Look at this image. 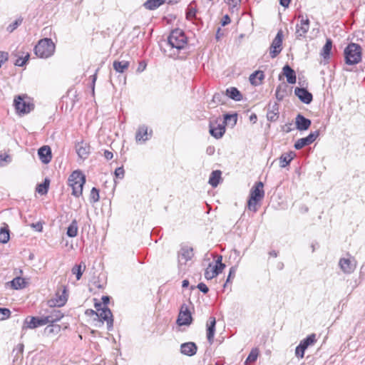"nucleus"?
I'll use <instances>...</instances> for the list:
<instances>
[{
	"mask_svg": "<svg viewBox=\"0 0 365 365\" xmlns=\"http://www.w3.org/2000/svg\"><path fill=\"white\" fill-rule=\"evenodd\" d=\"M168 43L173 51V55H175V51L178 53L187 46V38L182 30L176 29L173 30L168 36Z\"/></svg>",
	"mask_w": 365,
	"mask_h": 365,
	"instance_id": "obj_1",
	"label": "nucleus"
},
{
	"mask_svg": "<svg viewBox=\"0 0 365 365\" xmlns=\"http://www.w3.org/2000/svg\"><path fill=\"white\" fill-rule=\"evenodd\" d=\"M68 185L72 188V195L76 197L83 193V187L86 182V176L80 170L73 171L68 177Z\"/></svg>",
	"mask_w": 365,
	"mask_h": 365,
	"instance_id": "obj_2",
	"label": "nucleus"
},
{
	"mask_svg": "<svg viewBox=\"0 0 365 365\" xmlns=\"http://www.w3.org/2000/svg\"><path fill=\"white\" fill-rule=\"evenodd\" d=\"M345 63L347 65H356L361 61V47L355 43L347 45L344 51Z\"/></svg>",
	"mask_w": 365,
	"mask_h": 365,
	"instance_id": "obj_3",
	"label": "nucleus"
},
{
	"mask_svg": "<svg viewBox=\"0 0 365 365\" xmlns=\"http://www.w3.org/2000/svg\"><path fill=\"white\" fill-rule=\"evenodd\" d=\"M263 186V183L261 181H259L255 183L250 190L247 207L250 210L253 211L254 212H257V205L264 196Z\"/></svg>",
	"mask_w": 365,
	"mask_h": 365,
	"instance_id": "obj_4",
	"label": "nucleus"
},
{
	"mask_svg": "<svg viewBox=\"0 0 365 365\" xmlns=\"http://www.w3.org/2000/svg\"><path fill=\"white\" fill-rule=\"evenodd\" d=\"M55 47V44L51 38H45L38 41L34 48V51L37 56L47 58L54 53Z\"/></svg>",
	"mask_w": 365,
	"mask_h": 365,
	"instance_id": "obj_5",
	"label": "nucleus"
},
{
	"mask_svg": "<svg viewBox=\"0 0 365 365\" xmlns=\"http://www.w3.org/2000/svg\"><path fill=\"white\" fill-rule=\"evenodd\" d=\"M101 304L96 303L95 304V307L96 308L98 312H96L93 310H91V312L93 314H96L101 321H106L107 322L108 330L110 331L113 327V314L110 309H108L107 307H104L103 308H101Z\"/></svg>",
	"mask_w": 365,
	"mask_h": 365,
	"instance_id": "obj_6",
	"label": "nucleus"
},
{
	"mask_svg": "<svg viewBox=\"0 0 365 365\" xmlns=\"http://www.w3.org/2000/svg\"><path fill=\"white\" fill-rule=\"evenodd\" d=\"M26 96H17L14 101V106L18 114L24 115L30 113L34 109L33 103L25 100Z\"/></svg>",
	"mask_w": 365,
	"mask_h": 365,
	"instance_id": "obj_7",
	"label": "nucleus"
},
{
	"mask_svg": "<svg viewBox=\"0 0 365 365\" xmlns=\"http://www.w3.org/2000/svg\"><path fill=\"white\" fill-rule=\"evenodd\" d=\"M48 324V319L44 317H27L23 324L22 329H34Z\"/></svg>",
	"mask_w": 365,
	"mask_h": 365,
	"instance_id": "obj_8",
	"label": "nucleus"
},
{
	"mask_svg": "<svg viewBox=\"0 0 365 365\" xmlns=\"http://www.w3.org/2000/svg\"><path fill=\"white\" fill-rule=\"evenodd\" d=\"M299 23L296 25L295 35L297 38L305 37L309 29V20L307 16L299 15L298 16Z\"/></svg>",
	"mask_w": 365,
	"mask_h": 365,
	"instance_id": "obj_9",
	"label": "nucleus"
},
{
	"mask_svg": "<svg viewBox=\"0 0 365 365\" xmlns=\"http://www.w3.org/2000/svg\"><path fill=\"white\" fill-rule=\"evenodd\" d=\"M339 265L341 269L346 274L352 273L356 267L355 259L349 255L340 259Z\"/></svg>",
	"mask_w": 365,
	"mask_h": 365,
	"instance_id": "obj_10",
	"label": "nucleus"
},
{
	"mask_svg": "<svg viewBox=\"0 0 365 365\" xmlns=\"http://www.w3.org/2000/svg\"><path fill=\"white\" fill-rule=\"evenodd\" d=\"M283 34L280 30L277 32L275 38L273 39L269 48V54L271 58H275L282 49Z\"/></svg>",
	"mask_w": 365,
	"mask_h": 365,
	"instance_id": "obj_11",
	"label": "nucleus"
},
{
	"mask_svg": "<svg viewBox=\"0 0 365 365\" xmlns=\"http://www.w3.org/2000/svg\"><path fill=\"white\" fill-rule=\"evenodd\" d=\"M319 130L311 133L305 138L298 139L294 143V148L296 150H300L302 148L312 144L319 136Z\"/></svg>",
	"mask_w": 365,
	"mask_h": 365,
	"instance_id": "obj_12",
	"label": "nucleus"
},
{
	"mask_svg": "<svg viewBox=\"0 0 365 365\" xmlns=\"http://www.w3.org/2000/svg\"><path fill=\"white\" fill-rule=\"evenodd\" d=\"M192 322V316L188 308L183 304L181 307L180 313L178 314V317L177 319V323L179 326H187L190 325Z\"/></svg>",
	"mask_w": 365,
	"mask_h": 365,
	"instance_id": "obj_13",
	"label": "nucleus"
},
{
	"mask_svg": "<svg viewBox=\"0 0 365 365\" xmlns=\"http://www.w3.org/2000/svg\"><path fill=\"white\" fill-rule=\"evenodd\" d=\"M153 131L150 130L148 133V126L145 125H140L135 133V140L137 143H145L152 136Z\"/></svg>",
	"mask_w": 365,
	"mask_h": 365,
	"instance_id": "obj_14",
	"label": "nucleus"
},
{
	"mask_svg": "<svg viewBox=\"0 0 365 365\" xmlns=\"http://www.w3.org/2000/svg\"><path fill=\"white\" fill-rule=\"evenodd\" d=\"M209 128L210 134L216 139L221 138L225 133V126L223 124L210 122Z\"/></svg>",
	"mask_w": 365,
	"mask_h": 365,
	"instance_id": "obj_15",
	"label": "nucleus"
},
{
	"mask_svg": "<svg viewBox=\"0 0 365 365\" xmlns=\"http://www.w3.org/2000/svg\"><path fill=\"white\" fill-rule=\"evenodd\" d=\"M294 94L305 104H309L313 100L312 94L305 88H295Z\"/></svg>",
	"mask_w": 365,
	"mask_h": 365,
	"instance_id": "obj_16",
	"label": "nucleus"
},
{
	"mask_svg": "<svg viewBox=\"0 0 365 365\" xmlns=\"http://www.w3.org/2000/svg\"><path fill=\"white\" fill-rule=\"evenodd\" d=\"M180 353L183 355L192 356L197 353V346L194 342H185L180 345Z\"/></svg>",
	"mask_w": 365,
	"mask_h": 365,
	"instance_id": "obj_17",
	"label": "nucleus"
},
{
	"mask_svg": "<svg viewBox=\"0 0 365 365\" xmlns=\"http://www.w3.org/2000/svg\"><path fill=\"white\" fill-rule=\"evenodd\" d=\"M213 259H215V263H210L207 267L211 268L213 273L216 274L217 276L225 269V264L222 262V255H213Z\"/></svg>",
	"mask_w": 365,
	"mask_h": 365,
	"instance_id": "obj_18",
	"label": "nucleus"
},
{
	"mask_svg": "<svg viewBox=\"0 0 365 365\" xmlns=\"http://www.w3.org/2000/svg\"><path fill=\"white\" fill-rule=\"evenodd\" d=\"M296 128L299 130H307L310 127L312 122L302 114H298L295 118Z\"/></svg>",
	"mask_w": 365,
	"mask_h": 365,
	"instance_id": "obj_19",
	"label": "nucleus"
},
{
	"mask_svg": "<svg viewBox=\"0 0 365 365\" xmlns=\"http://www.w3.org/2000/svg\"><path fill=\"white\" fill-rule=\"evenodd\" d=\"M38 155L41 161L47 164L51 160V150L49 146L43 145L38 150Z\"/></svg>",
	"mask_w": 365,
	"mask_h": 365,
	"instance_id": "obj_20",
	"label": "nucleus"
},
{
	"mask_svg": "<svg viewBox=\"0 0 365 365\" xmlns=\"http://www.w3.org/2000/svg\"><path fill=\"white\" fill-rule=\"evenodd\" d=\"M279 104L276 102L269 104L268 111L267 113V119L270 122L276 121L279 118Z\"/></svg>",
	"mask_w": 365,
	"mask_h": 365,
	"instance_id": "obj_21",
	"label": "nucleus"
},
{
	"mask_svg": "<svg viewBox=\"0 0 365 365\" xmlns=\"http://www.w3.org/2000/svg\"><path fill=\"white\" fill-rule=\"evenodd\" d=\"M216 319L210 317L207 322V339L210 344H212L215 333Z\"/></svg>",
	"mask_w": 365,
	"mask_h": 365,
	"instance_id": "obj_22",
	"label": "nucleus"
},
{
	"mask_svg": "<svg viewBox=\"0 0 365 365\" xmlns=\"http://www.w3.org/2000/svg\"><path fill=\"white\" fill-rule=\"evenodd\" d=\"M76 148L79 158L82 159H86L88 158L90 153V145L88 143L83 141L78 143Z\"/></svg>",
	"mask_w": 365,
	"mask_h": 365,
	"instance_id": "obj_23",
	"label": "nucleus"
},
{
	"mask_svg": "<svg viewBox=\"0 0 365 365\" xmlns=\"http://www.w3.org/2000/svg\"><path fill=\"white\" fill-rule=\"evenodd\" d=\"M282 71L289 83L293 84L296 83L295 71L289 65H285L282 68Z\"/></svg>",
	"mask_w": 365,
	"mask_h": 365,
	"instance_id": "obj_24",
	"label": "nucleus"
},
{
	"mask_svg": "<svg viewBox=\"0 0 365 365\" xmlns=\"http://www.w3.org/2000/svg\"><path fill=\"white\" fill-rule=\"evenodd\" d=\"M44 329V334L48 336H52L57 335L61 329V327L59 324L50 323Z\"/></svg>",
	"mask_w": 365,
	"mask_h": 365,
	"instance_id": "obj_25",
	"label": "nucleus"
},
{
	"mask_svg": "<svg viewBox=\"0 0 365 365\" xmlns=\"http://www.w3.org/2000/svg\"><path fill=\"white\" fill-rule=\"evenodd\" d=\"M222 172L219 170H214L211 173L210 178H209V184L213 187H216L219 183L220 181L222 179Z\"/></svg>",
	"mask_w": 365,
	"mask_h": 365,
	"instance_id": "obj_26",
	"label": "nucleus"
},
{
	"mask_svg": "<svg viewBox=\"0 0 365 365\" xmlns=\"http://www.w3.org/2000/svg\"><path fill=\"white\" fill-rule=\"evenodd\" d=\"M295 155L296 154L292 151L282 154L279 158L280 167L285 168L289 165L290 162L293 160Z\"/></svg>",
	"mask_w": 365,
	"mask_h": 365,
	"instance_id": "obj_27",
	"label": "nucleus"
},
{
	"mask_svg": "<svg viewBox=\"0 0 365 365\" xmlns=\"http://www.w3.org/2000/svg\"><path fill=\"white\" fill-rule=\"evenodd\" d=\"M264 73L261 71H256L250 76V83L254 86H258L261 83V81L264 79Z\"/></svg>",
	"mask_w": 365,
	"mask_h": 365,
	"instance_id": "obj_28",
	"label": "nucleus"
},
{
	"mask_svg": "<svg viewBox=\"0 0 365 365\" xmlns=\"http://www.w3.org/2000/svg\"><path fill=\"white\" fill-rule=\"evenodd\" d=\"M226 95L231 99L235 101H240L242 98V95L240 91L235 87H230L227 88Z\"/></svg>",
	"mask_w": 365,
	"mask_h": 365,
	"instance_id": "obj_29",
	"label": "nucleus"
},
{
	"mask_svg": "<svg viewBox=\"0 0 365 365\" xmlns=\"http://www.w3.org/2000/svg\"><path fill=\"white\" fill-rule=\"evenodd\" d=\"M44 317L48 319V324H55V322L61 319L63 314L58 309H53L48 315Z\"/></svg>",
	"mask_w": 365,
	"mask_h": 365,
	"instance_id": "obj_30",
	"label": "nucleus"
},
{
	"mask_svg": "<svg viewBox=\"0 0 365 365\" xmlns=\"http://www.w3.org/2000/svg\"><path fill=\"white\" fill-rule=\"evenodd\" d=\"M130 63L127 61H115L113 63V69L120 73H123L126 71L129 67Z\"/></svg>",
	"mask_w": 365,
	"mask_h": 365,
	"instance_id": "obj_31",
	"label": "nucleus"
},
{
	"mask_svg": "<svg viewBox=\"0 0 365 365\" xmlns=\"http://www.w3.org/2000/svg\"><path fill=\"white\" fill-rule=\"evenodd\" d=\"M7 284L9 285L14 289H19L25 287L26 282L24 278L16 277L14 278L11 281L9 282Z\"/></svg>",
	"mask_w": 365,
	"mask_h": 365,
	"instance_id": "obj_32",
	"label": "nucleus"
},
{
	"mask_svg": "<svg viewBox=\"0 0 365 365\" xmlns=\"http://www.w3.org/2000/svg\"><path fill=\"white\" fill-rule=\"evenodd\" d=\"M50 180L48 178H45L42 183L37 185L36 191L41 195L47 194L49 187Z\"/></svg>",
	"mask_w": 365,
	"mask_h": 365,
	"instance_id": "obj_33",
	"label": "nucleus"
},
{
	"mask_svg": "<svg viewBox=\"0 0 365 365\" xmlns=\"http://www.w3.org/2000/svg\"><path fill=\"white\" fill-rule=\"evenodd\" d=\"M331 48L332 41L330 38H327L321 52V55L322 56H323L324 59H327L329 58Z\"/></svg>",
	"mask_w": 365,
	"mask_h": 365,
	"instance_id": "obj_34",
	"label": "nucleus"
},
{
	"mask_svg": "<svg viewBox=\"0 0 365 365\" xmlns=\"http://www.w3.org/2000/svg\"><path fill=\"white\" fill-rule=\"evenodd\" d=\"M65 294H66V291L63 290L61 295H60L59 297H58L55 299L51 300L49 302L50 306L51 307H52V306H54V307H61V306L64 305V304L67 301V298H66Z\"/></svg>",
	"mask_w": 365,
	"mask_h": 365,
	"instance_id": "obj_35",
	"label": "nucleus"
},
{
	"mask_svg": "<svg viewBox=\"0 0 365 365\" xmlns=\"http://www.w3.org/2000/svg\"><path fill=\"white\" fill-rule=\"evenodd\" d=\"M78 233V222L76 220H72L71 224L67 228L66 234L70 237H74Z\"/></svg>",
	"mask_w": 365,
	"mask_h": 365,
	"instance_id": "obj_36",
	"label": "nucleus"
},
{
	"mask_svg": "<svg viewBox=\"0 0 365 365\" xmlns=\"http://www.w3.org/2000/svg\"><path fill=\"white\" fill-rule=\"evenodd\" d=\"M86 269V264L81 262L78 265H75L72 268V273L76 275L77 280H79L82 276L83 272Z\"/></svg>",
	"mask_w": 365,
	"mask_h": 365,
	"instance_id": "obj_37",
	"label": "nucleus"
},
{
	"mask_svg": "<svg viewBox=\"0 0 365 365\" xmlns=\"http://www.w3.org/2000/svg\"><path fill=\"white\" fill-rule=\"evenodd\" d=\"M165 0H147L144 4L146 9L153 10L162 5Z\"/></svg>",
	"mask_w": 365,
	"mask_h": 365,
	"instance_id": "obj_38",
	"label": "nucleus"
},
{
	"mask_svg": "<svg viewBox=\"0 0 365 365\" xmlns=\"http://www.w3.org/2000/svg\"><path fill=\"white\" fill-rule=\"evenodd\" d=\"M237 120V113H234V114L226 113L225 115H224V121H223L222 124L223 125L230 124L232 126H234L236 125Z\"/></svg>",
	"mask_w": 365,
	"mask_h": 365,
	"instance_id": "obj_39",
	"label": "nucleus"
},
{
	"mask_svg": "<svg viewBox=\"0 0 365 365\" xmlns=\"http://www.w3.org/2000/svg\"><path fill=\"white\" fill-rule=\"evenodd\" d=\"M259 351L257 349H252L245 360V365L254 363L257 359Z\"/></svg>",
	"mask_w": 365,
	"mask_h": 365,
	"instance_id": "obj_40",
	"label": "nucleus"
},
{
	"mask_svg": "<svg viewBox=\"0 0 365 365\" xmlns=\"http://www.w3.org/2000/svg\"><path fill=\"white\" fill-rule=\"evenodd\" d=\"M316 341V335L314 334H310L307 336L305 339L300 341V344H302L306 349L310 346L314 344Z\"/></svg>",
	"mask_w": 365,
	"mask_h": 365,
	"instance_id": "obj_41",
	"label": "nucleus"
},
{
	"mask_svg": "<svg viewBox=\"0 0 365 365\" xmlns=\"http://www.w3.org/2000/svg\"><path fill=\"white\" fill-rule=\"evenodd\" d=\"M10 238L9 230L7 227H4L0 229V242L6 243Z\"/></svg>",
	"mask_w": 365,
	"mask_h": 365,
	"instance_id": "obj_42",
	"label": "nucleus"
},
{
	"mask_svg": "<svg viewBox=\"0 0 365 365\" xmlns=\"http://www.w3.org/2000/svg\"><path fill=\"white\" fill-rule=\"evenodd\" d=\"M192 252H181L178 255V261L180 264H185L192 256Z\"/></svg>",
	"mask_w": 365,
	"mask_h": 365,
	"instance_id": "obj_43",
	"label": "nucleus"
},
{
	"mask_svg": "<svg viewBox=\"0 0 365 365\" xmlns=\"http://www.w3.org/2000/svg\"><path fill=\"white\" fill-rule=\"evenodd\" d=\"M22 21H23V19L21 18H19V19H16L13 23L10 24L7 26L6 30L9 33L13 32L22 23Z\"/></svg>",
	"mask_w": 365,
	"mask_h": 365,
	"instance_id": "obj_44",
	"label": "nucleus"
},
{
	"mask_svg": "<svg viewBox=\"0 0 365 365\" xmlns=\"http://www.w3.org/2000/svg\"><path fill=\"white\" fill-rule=\"evenodd\" d=\"M99 190L96 187H93L90 193L91 202H97L99 200Z\"/></svg>",
	"mask_w": 365,
	"mask_h": 365,
	"instance_id": "obj_45",
	"label": "nucleus"
},
{
	"mask_svg": "<svg viewBox=\"0 0 365 365\" xmlns=\"http://www.w3.org/2000/svg\"><path fill=\"white\" fill-rule=\"evenodd\" d=\"M193 2H192L190 6H188L187 9V11H186V18L187 19H192L193 18L195 17L196 16V13H197V11L195 9V8L192 7V4Z\"/></svg>",
	"mask_w": 365,
	"mask_h": 365,
	"instance_id": "obj_46",
	"label": "nucleus"
},
{
	"mask_svg": "<svg viewBox=\"0 0 365 365\" xmlns=\"http://www.w3.org/2000/svg\"><path fill=\"white\" fill-rule=\"evenodd\" d=\"M224 98H225V95L223 93H217L214 94L212 101L214 103L222 104V103H224Z\"/></svg>",
	"mask_w": 365,
	"mask_h": 365,
	"instance_id": "obj_47",
	"label": "nucleus"
},
{
	"mask_svg": "<svg viewBox=\"0 0 365 365\" xmlns=\"http://www.w3.org/2000/svg\"><path fill=\"white\" fill-rule=\"evenodd\" d=\"M11 315V311L7 308L0 307V320H5L9 318Z\"/></svg>",
	"mask_w": 365,
	"mask_h": 365,
	"instance_id": "obj_48",
	"label": "nucleus"
},
{
	"mask_svg": "<svg viewBox=\"0 0 365 365\" xmlns=\"http://www.w3.org/2000/svg\"><path fill=\"white\" fill-rule=\"evenodd\" d=\"M306 349L302 345L299 344L295 349V355L299 359H302L304 356V351Z\"/></svg>",
	"mask_w": 365,
	"mask_h": 365,
	"instance_id": "obj_49",
	"label": "nucleus"
},
{
	"mask_svg": "<svg viewBox=\"0 0 365 365\" xmlns=\"http://www.w3.org/2000/svg\"><path fill=\"white\" fill-rule=\"evenodd\" d=\"M204 276L206 279L210 280L217 277L216 274L213 273V272L211 270V268L209 267H207V268L205 270Z\"/></svg>",
	"mask_w": 365,
	"mask_h": 365,
	"instance_id": "obj_50",
	"label": "nucleus"
},
{
	"mask_svg": "<svg viewBox=\"0 0 365 365\" xmlns=\"http://www.w3.org/2000/svg\"><path fill=\"white\" fill-rule=\"evenodd\" d=\"M20 51L16 52L15 56H17L16 60L15 61V66H24L25 65V60L23 59V56L19 55Z\"/></svg>",
	"mask_w": 365,
	"mask_h": 365,
	"instance_id": "obj_51",
	"label": "nucleus"
},
{
	"mask_svg": "<svg viewBox=\"0 0 365 365\" xmlns=\"http://www.w3.org/2000/svg\"><path fill=\"white\" fill-rule=\"evenodd\" d=\"M237 268L236 267H232L230 269L229 274L227 276V280L225 284H224V287L227 285V284L230 282L231 279L233 278L235 276Z\"/></svg>",
	"mask_w": 365,
	"mask_h": 365,
	"instance_id": "obj_52",
	"label": "nucleus"
},
{
	"mask_svg": "<svg viewBox=\"0 0 365 365\" xmlns=\"http://www.w3.org/2000/svg\"><path fill=\"white\" fill-rule=\"evenodd\" d=\"M284 92H285V90H284V91L281 90V86H279L277 88L276 92H275V96L278 101H282L284 98Z\"/></svg>",
	"mask_w": 365,
	"mask_h": 365,
	"instance_id": "obj_53",
	"label": "nucleus"
},
{
	"mask_svg": "<svg viewBox=\"0 0 365 365\" xmlns=\"http://www.w3.org/2000/svg\"><path fill=\"white\" fill-rule=\"evenodd\" d=\"M16 351V356H15L14 359V361L17 360L18 354L21 355L24 351V344H19L13 350V352Z\"/></svg>",
	"mask_w": 365,
	"mask_h": 365,
	"instance_id": "obj_54",
	"label": "nucleus"
},
{
	"mask_svg": "<svg viewBox=\"0 0 365 365\" xmlns=\"http://www.w3.org/2000/svg\"><path fill=\"white\" fill-rule=\"evenodd\" d=\"M114 173L116 178L123 179L124 178L125 171L123 167H119L115 169Z\"/></svg>",
	"mask_w": 365,
	"mask_h": 365,
	"instance_id": "obj_55",
	"label": "nucleus"
},
{
	"mask_svg": "<svg viewBox=\"0 0 365 365\" xmlns=\"http://www.w3.org/2000/svg\"><path fill=\"white\" fill-rule=\"evenodd\" d=\"M11 158L9 155H0V165H4L3 162L10 163Z\"/></svg>",
	"mask_w": 365,
	"mask_h": 365,
	"instance_id": "obj_56",
	"label": "nucleus"
},
{
	"mask_svg": "<svg viewBox=\"0 0 365 365\" xmlns=\"http://www.w3.org/2000/svg\"><path fill=\"white\" fill-rule=\"evenodd\" d=\"M197 287L199 289V290L200 292H202L204 294H207L208 292V291H209V289H208L207 286L205 284L202 283V282L199 283L197 284Z\"/></svg>",
	"mask_w": 365,
	"mask_h": 365,
	"instance_id": "obj_57",
	"label": "nucleus"
},
{
	"mask_svg": "<svg viewBox=\"0 0 365 365\" xmlns=\"http://www.w3.org/2000/svg\"><path fill=\"white\" fill-rule=\"evenodd\" d=\"M230 23V16L227 14L225 15L222 19L221 25L222 26H225L229 24Z\"/></svg>",
	"mask_w": 365,
	"mask_h": 365,
	"instance_id": "obj_58",
	"label": "nucleus"
},
{
	"mask_svg": "<svg viewBox=\"0 0 365 365\" xmlns=\"http://www.w3.org/2000/svg\"><path fill=\"white\" fill-rule=\"evenodd\" d=\"M224 35V31L222 30L220 28H218L216 31L215 38L217 39V41H220Z\"/></svg>",
	"mask_w": 365,
	"mask_h": 365,
	"instance_id": "obj_59",
	"label": "nucleus"
},
{
	"mask_svg": "<svg viewBox=\"0 0 365 365\" xmlns=\"http://www.w3.org/2000/svg\"><path fill=\"white\" fill-rule=\"evenodd\" d=\"M227 3L233 7L237 6L240 3V0H225Z\"/></svg>",
	"mask_w": 365,
	"mask_h": 365,
	"instance_id": "obj_60",
	"label": "nucleus"
},
{
	"mask_svg": "<svg viewBox=\"0 0 365 365\" xmlns=\"http://www.w3.org/2000/svg\"><path fill=\"white\" fill-rule=\"evenodd\" d=\"M215 148L214 146L210 145L206 148V153L208 155H212L215 153Z\"/></svg>",
	"mask_w": 365,
	"mask_h": 365,
	"instance_id": "obj_61",
	"label": "nucleus"
},
{
	"mask_svg": "<svg viewBox=\"0 0 365 365\" xmlns=\"http://www.w3.org/2000/svg\"><path fill=\"white\" fill-rule=\"evenodd\" d=\"M31 226L36 230V231H38V232H41L43 229V225L40 222H37L36 224L33 223L31 225Z\"/></svg>",
	"mask_w": 365,
	"mask_h": 365,
	"instance_id": "obj_62",
	"label": "nucleus"
},
{
	"mask_svg": "<svg viewBox=\"0 0 365 365\" xmlns=\"http://www.w3.org/2000/svg\"><path fill=\"white\" fill-rule=\"evenodd\" d=\"M103 155H104L105 158L107 160H110L113 157V153L109 150H105Z\"/></svg>",
	"mask_w": 365,
	"mask_h": 365,
	"instance_id": "obj_63",
	"label": "nucleus"
},
{
	"mask_svg": "<svg viewBox=\"0 0 365 365\" xmlns=\"http://www.w3.org/2000/svg\"><path fill=\"white\" fill-rule=\"evenodd\" d=\"M291 125H292V124H291V123H289V124H286V125H284L282 127V130H283V131H284L285 133H289V132L292 130Z\"/></svg>",
	"mask_w": 365,
	"mask_h": 365,
	"instance_id": "obj_64",
	"label": "nucleus"
}]
</instances>
